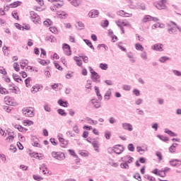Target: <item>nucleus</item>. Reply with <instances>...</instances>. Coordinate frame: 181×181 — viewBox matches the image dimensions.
I'll return each mask as SVG.
<instances>
[{
  "label": "nucleus",
  "instance_id": "f257e3e1",
  "mask_svg": "<svg viewBox=\"0 0 181 181\" xmlns=\"http://www.w3.org/2000/svg\"><path fill=\"white\" fill-rule=\"evenodd\" d=\"M124 146L121 144H117L113 146L112 148H109L108 151H112V152H115V153H117V155H121L124 151Z\"/></svg>",
  "mask_w": 181,
  "mask_h": 181
},
{
  "label": "nucleus",
  "instance_id": "f03ea898",
  "mask_svg": "<svg viewBox=\"0 0 181 181\" xmlns=\"http://www.w3.org/2000/svg\"><path fill=\"white\" fill-rule=\"evenodd\" d=\"M30 108L32 110H33V107H29L27 109H23V115H25V117H30V118L35 117V112L32 110H30Z\"/></svg>",
  "mask_w": 181,
  "mask_h": 181
},
{
  "label": "nucleus",
  "instance_id": "7ed1b4c3",
  "mask_svg": "<svg viewBox=\"0 0 181 181\" xmlns=\"http://www.w3.org/2000/svg\"><path fill=\"white\" fill-rule=\"evenodd\" d=\"M154 6H156L157 9H165L166 8V0H161L158 3H155Z\"/></svg>",
  "mask_w": 181,
  "mask_h": 181
},
{
  "label": "nucleus",
  "instance_id": "20e7f679",
  "mask_svg": "<svg viewBox=\"0 0 181 181\" xmlns=\"http://www.w3.org/2000/svg\"><path fill=\"white\" fill-rule=\"evenodd\" d=\"M30 19L33 22H40L41 21L40 17L35 11H30ZM35 19H37V21Z\"/></svg>",
  "mask_w": 181,
  "mask_h": 181
},
{
  "label": "nucleus",
  "instance_id": "39448f33",
  "mask_svg": "<svg viewBox=\"0 0 181 181\" xmlns=\"http://www.w3.org/2000/svg\"><path fill=\"white\" fill-rule=\"evenodd\" d=\"M169 163L170 166H173L174 168H179V166H181V160L173 159L170 160Z\"/></svg>",
  "mask_w": 181,
  "mask_h": 181
},
{
  "label": "nucleus",
  "instance_id": "423d86ee",
  "mask_svg": "<svg viewBox=\"0 0 181 181\" xmlns=\"http://www.w3.org/2000/svg\"><path fill=\"white\" fill-rule=\"evenodd\" d=\"M62 48L65 50V54L66 56H71V47L68 44L64 43L62 45Z\"/></svg>",
  "mask_w": 181,
  "mask_h": 181
},
{
  "label": "nucleus",
  "instance_id": "0eeeda50",
  "mask_svg": "<svg viewBox=\"0 0 181 181\" xmlns=\"http://www.w3.org/2000/svg\"><path fill=\"white\" fill-rule=\"evenodd\" d=\"M100 76L97 72H93L91 74V79L94 83H100L101 81L100 80Z\"/></svg>",
  "mask_w": 181,
  "mask_h": 181
},
{
  "label": "nucleus",
  "instance_id": "6e6552de",
  "mask_svg": "<svg viewBox=\"0 0 181 181\" xmlns=\"http://www.w3.org/2000/svg\"><path fill=\"white\" fill-rule=\"evenodd\" d=\"M122 127L123 129H125L126 131H129L130 132L134 129V128H132V124L129 123H122Z\"/></svg>",
  "mask_w": 181,
  "mask_h": 181
},
{
  "label": "nucleus",
  "instance_id": "1a4fd4ad",
  "mask_svg": "<svg viewBox=\"0 0 181 181\" xmlns=\"http://www.w3.org/2000/svg\"><path fill=\"white\" fill-rule=\"evenodd\" d=\"M91 104L93 105V107L96 109L101 108V103L98 101L97 99H91Z\"/></svg>",
  "mask_w": 181,
  "mask_h": 181
},
{
  "label": "nucleus",
  "instance_id": "9d476101",
  "mask_svg": "<svg viewBox=\"0 0 181 181\" xmlns=\"http://www.w3.org/2000/svg\"><path fill=\"white\" fill-rule=\"evenodd\" d=\"M162 46H163L162 44H155L151 47V49L153 50H156L157 52H163V49L162 48Z\"/></svg>",
  "mask_w": 181,
  "mask_h": 181
},
{
  "label": "nucleus",
  "instance_id": "9b49d317",
  "mask_svg": "<svg viewBox=\"0 0 181 181\" xmlns=\"http://www.w3.org/2000/svg\"><path fill=\"white\" fill-rule=\"evenodd\" d=\"M88 15L89 18H95V16L100 15V11H98V10H92Z\"/></svg>",
  "mask_w": 181,
  "mask_h": 181
},
{
  "label": "nucleus",
  "instance_id": "f8f14e48",
  "mask_svg": "<svg viewBox=\"0 0 181 181\" xmlns=\"http://www.w3.org/2000/svg\"><path fill=\"white\" fill-rule=\"evenodd\" d=\"M59 141L61 142L62 148H66L69 145V141L65 140L63 137H59Z\"/></svg>",
  "mask_w": 181,
  "mask_h": 181
},
{
  "label": "nucleus",
  "instance_id": "ddd939ff",
  "mask_svg": "<svg viewBox=\"0 0 181 181\" xmlns=\"http://www.w3.org/2000/svg\"><path fill=\"white\" fill-rule=\"evenodd\" d=\"M65 158H66V156L64 155V153L57 152V158H56L57 160H64V159Z\"/></svg>",
  "mask_w": 181,
  "mask_h": 181
},
{
  "label": "nucleus",
  "instance_id": "4468645a",
  "mask_svg": "<svg viewBox=\"0 0 181 181\" xmlns=\"http://www.w3.org/2000/svg\"><path fill=\"white\" fill-rule=\"evenodd\" d=\"M58 104L59 105H60L61 107H64L65 108H67V107H69V102L67 101H63V100L59 99L58 100Z\"/></svg>",
  "mask_w": 181,
  "mask_h": 181
},
{
  "label": "nucleus",
  "instance_id": "2eb2a0df",
  "mask_svg": "<svg viewBox=\"0 0 181 181\" xmlns=\"http://www.w3.org/2000/svg\"><path fill=\"white\" fill-rule=\"evenodd\" d=\"M157 28H160V29H165V24L163 23H157L156 24H154L152 25L151 29L154 30L156 29Z\"/></svg>",
  "mask_w": 181,
  "mask_h": 181
},
{
  "label": "nucleus",
  "instance_id": "dca6fc26",
  "mask_svg": "<svg viewBox=\"0 0 181 181\" xmlns=\"http://www.w3.org/2000/svg\"><path fill=\"white\" fill-rule=\"evenodd\" d=\"M30 155L31 158H35V159H39V160H42V154H40V156H39L38 153H30Z\"/></svg>",
  "mask_w": 181,
  "mask_h": 181
},
{
  "label": "nucleus",
  "instance_id": "f3484780",
  "mask_svg": "<svg viewBox=\"0 0 181 181\" xmlns=\"http://www.w3.org/2000/svg\"><path fill=\"white\" fill-rule=\"evenodd\" d=\"M13 80H15V81H16L17 83H20L21 84H22V83H23V80H22V79L21 78V77H19V75H17V74H13Z\"/></svg>",
  "mask_w": 181,
  "mask_h": 181
},
{
  "label": "nucleus",
  "instance_id": "a211bd4d",
  "mask_svg": "<svg viewBox=\"0 0 181 181\" xmlns=\"http://www.w3.org/2000/svg\"><path fill=\"white\" fill-rule=\"evenodd\" d=\"M95 91L99 101H101V100H103V96L101 95V93H100V89L98 88V86H95Z\"/></svg>",
  "mask_w": 181,
  "mask_h": 181
},
{
  "label": "nucleus",
  "instance_id": "6ab92c4d",
  "mask_svg": "<svg viewBox=\"0 0 181 181\" xmlns=\"http://www.w3.org/2000/svg\"><path fill=\"white\" fill-rule=\"evenodd\" d=\"M164 132L170 135V136H177V134L172 132V130H169L168 129H165Z\"/></svg>",
  "mask_w": 181,
  "mask_h": 181
},
{
  "label": "nucleus",
  "instance_id": "aec40b11",
  "mask_svg": "<svg viewBox=\"0 0 181 181\" xmlns=\"http://www.w3.org/2000/svg\"><path fill=\"white\" fill-rule=\"evenodd\" d=\"M136 7L138 8V9H141V11H145V9H146L145 4L141 2L136 3Z\"/></svg>",
  "mask_w": 181,
  "mask_h": 181
},
{
  "label": "nucleus",
  "instance_id": "412c9836",
  "mask_svg": "<svg viewBox=\"0 0 181 181\" xmlns=\"http://www.w3.org/2000/svg\"><path fill=\"white\" fill-rule=\"evenodd\" d=\"M21 1H17L9 5L10 8H17V6H21Z\"/></svg>",
  "mask_w": 181,
  "mask_h": 181
},
{
  "label": "nucleus",
  "instance_id": "4be33fe9",
  "mask_svg": "<svg viewBox=\"0 0 181 181\" xmlns=\"http://www.w3.org/2000/svg\"><path fill=\"white\" fill-rule=\"evenodd\" d=\"M157 138H159V139H160V141H163V142H168V141H169V137L160 134H158Z\"/></svg>",
  "mask_w": 181,
  "mask_h": 181
},
{
  "label": "nucleus",
  "instance_id": "5701e85b",
  "mask_svg": "<svg viewBox=\"0 0 181 181\" xmlns=\"http://www.w3.org/2000/svg\"><path fill=\"white\" fill-rule=\"evenodd\" d=\"M111 94H112L111 89H108L105 94V96H104L105 100H107V101H108V100H110V97H111Z\"/></svg>",
  "mask_w": 181,
  "mask_h": 181
},
{
  "label": "nucleus",
  "instance_id": "b1692460",
  "mask_svg": "<svg viewBox=\"0 0 181 181\" xmlns=\"http://www.w3.org/2000/svg\"><path fill=\"white\" fill-rule=\"evenodd\" d=\"M83 42H85L86 45L90 47V49H92V50H94V46L93 45V43H91V41L90 40H83Z\"/></svg>",
  "mask_w": 181,
  "mask_h": 181
},
{
  "label": "nucleus",
  "instance_id": "393cba45",
  "mask_svg": "<svg viewBox=\"0 0 181 181\" xmlns=\"http://www.w3.org/2000/svg\"><path fill=\"white\" fill-rule=\"evenodd\" d=\"M81 4V2L79 0H72L71 1V4L73 5V6H75L76 8H77V6H80Z\"/></svg>",
  "mask_w": 181,
  "mask_h": 181
},
{
  "label": "nucleus",
  "instance_id": "a878e982",
  "mask_svg": "<svg viewBox=\"0 0 181 181\" xmlns=\"http://www.w3.org/2000/svg\"><path fill=\"white\" fill-rule=\"evenodd\" d=\"M58 2H59V3L55 2L54 4V8H62V6H63V5H64L63 0L58 1Z\"/></svg>",
  "mask_w": 181,
  "mask_h": 181
},
{
  "label": "nucleus",
  "instance_id": "bb28decb",
  "mask_svg": "<svg viewBox=\"0 0 181 181\" xmlns=\"http://www.w3.org/2000/svg\"><path fill=\"white\" fill-rule=\"evenodd\" d=\"M45 26L49 28V26H52L53 25V21L52 20L47 18L46 21H44Z\"/></svg>",
  "mask_w": 181,
  "mask_h": 181
},
{
  "label": "nucleus",
  "instance_id": "cd10ccee",
  "mask_svg": "<svg viewBox=\"0 0 181 181\" xmlns=\"http://www.w3.org/2000/svg\"><path fill=\"white\" fill-rule=\"evenodd\" d=\"M151 21H152V16H146L142 19V23H146V22H151Z\"/></svg>",
  "mask_w": 181,
  "mask_h": 181
},
{
  "label": "nucleus",
  "instance_id": "c85d7f7f",
  "mask_svg": "<svg viewBox=\"0 0 181 181\" xmlns=\"http://www.w3.org/2000/svg\"><path fill=\"white\" fill-rule=\"evenodd\" d=\"M57 111L59 115H62V117H66L67 115V113L63 109H58Z\"/></svg>",
  "mask_w": 181,
  "mask_h": 181
},
{
  "label": "nucleus",
  "instance_id": "c756f323",
  "mask_svg": "<svg viewBox=\"0 0 181 181\" xmlns=\"http://www.w3.org/2000/svg\"><path fill=\"white\" fill-rule=\"evenodd\" d=\"M0 94H4V95H6V94H9V91L4 87H0Z\"/></svg>",
  "mask_w": 181,
  "mask_h": 181
},
{
  "label": "nucleus",
  "instance_id": "7c9ffc66",
  "mask_svg": "<svg viewBox=\"0 0 181 181\" xmlns=\"http://www.w3.org/2000/svg\"><path fill=\"white\" fill-rule=\"evenodd\" d=\"M135 47L136 50H140V52H144V47L142 46V45L139 43H136L135 45Z\"/></svg>",
  "mask_w": 181,
  "mask_h": 181
},
{
  "label": "nucleus",
  "instance_id": "2f4dec72",
  "mask_svg": "<svg viewBox=\"0 0 181 181\" xmlns=\"http://www.w3.org/2000/svg\"><path fill=\"white\" fill-rule=\"evenodd\" d=\"M91 144H92L95 151L98 152V148H100V146H98V142L93 141Z\"/></svg>",
  "mask_w": 181,
  "mask_h": 181
},
{
  "label": "nucleus",
  "instance_id": "473e14b6",
  "mask_svg": "<svg viewBox=\"0 0 181 181\" xmlns=\"http://www.w3.org/2000/svg\"><path fill=\"white\" fill-rule=\"evenodd\" d=\"M30 81H32V78L28 77L25 80V83L26 87L29 88L30 87Z\"/></svg>",
  "mask_w": 181,
  "mask_h": 181
},
{
  "label": "nucleus",
  "instance_id": "72a5a7b5",
  "mask_svg": "<svg viewBox=\"0 0 181 181\" xmlns=\"http://www.w3.org/2000/svg\"><path fill=\"white\" fill-rule=\"evenodd\" d=\"M99 67L101 69V70H107L108 64L101 63L100 64Z\"/></svg>",
  "mask_w": 181,
  "mask_h": 181
},
{
  "label": "nucleus",
  "instance_id": "f704fd0d",
  "mask_svg": "<svg viewBox=\"0 0 181 181\" xmlns=\"http://www.w3.org/2000/svg\"><path fill=\"white\" fill-rule=\"evenodd\" d=\"M167 60H170V58L168 57H161L159 59V62H160V63H165Z\"/></svg>",
  "mask_w": 181,
  "mask_h": 181
},
{
  "label": "nucleus",
  "instance_id": "c9c22d12",
  "mask_svg": "<svg viewBox=\"0 0 181 181\" xmlns=\"http://www.w3.org/2000/svg\"><path fill=\"white\" fill-rule=\"evenodd\" d=\"M120 168H122V169H129V165L125 161L120 164Z\"/></svg>",
  "mask_w": 181,
  "mask_h": 181
},
{
  "label": "nucleus",
  "instance_id": "e433bc0d",
  "mask_svg": "<svg viewBox=\"0 0 181 181\" xmlns=\"http://www.w3.org/2000/svg\"><path fill=\"white\" fill-rule=\"evenodd\" d=\"M49 30L52 33H54V35H57V33H59V30H57L56 27H50Z\"/></svg>",
  "mask_w": 181,
  "mask_h": 181
},
{
  "label": "nucleus",
  "instance_id": "4c0bfd02",
  "mask_svg": "<svg viewBox=\"0 0 181 181\" xmlns=\"http://www.w3.org/2000/svg\"><path fill=\"white\" fill-rule=\"evenodd\" d=\"M168 32L169 35H175V33H176V28H168Z\"/></svg>",
  "mask_w": 181,
  "mask_h": 181
},
{
  "label": "nucleus",
  "instance_id": "58836bf2",
  "mask_svg": "<svg viewBox=\"0 0 181 181\" xmlns=\"http://www.w3.org/2000/svg\"><path fill=\"white\" fill-rule=\"evenodd\" d=\"M77 25L78 26V30H81L84 29V23H83V22L78 21L77 23Z\"/></svg>",
  "mask_w": 181,
  "mask_h": 181
},
{
  "label": "nucleus",
  "instance_id": "ea45409f",
  "mask_svg": "<svg viewBox=\"0 0 181 181\" xmlns=\"http://www.w3.org/2000/svg\"><path fill=\"white\" fill-rule=\"evenodd\" d=\"M127 148L130 152H134L135 151V147L132 144H129L127 146Z\"/></svg>",
  "mask_w": 181,
  "mask_h": 181
},
{
  "label": "nucleus",
  "instance_id": "a19ab883",
  "mask_svg": "<svg viewBox=\"0 0 181 181\" xmlns=\"http://www.w3.org/2000/svg\"><path fill=\"white\" fill-rule=\"evenodd\" d=\"M46 40L48 42H54V36L53 35H48L45 38Z\"/></svg>",
  "mask_w": 181,
  "mask_h": 181
},
{
  "label": "nucleus",
  "instance_id": "79ce46f5",
  "mask_svg": "<svg viewBox=\"0 0 181 181\" xmlns=\"http://www.w3.org/2000/svg\"><path fill=\"white\" fill-rule=\"evenodd\" d=\"M133 177L139 181H142V178L141 177V175L139 173H136Z\"/></svg>",
  "mask_w": 181,
  "mask_h": 181
},
{
  "label": "nucleus",
  "instance_id": "37998d69",
  "mask_svg": "<svg viewBox=\"0 0 181 181\" xmlns=\"http://www.w3.org/2000/svg\"><path fill=\"white\" fill-rule=\"evenodd\" d=\"M69 152V154L71 156H74V158H78V156H77L76 154V152H74V150H71V149H69L68 150Z\"/></svg>",
  "mask_w": 181,
  "mask_h": 181
},
{
  "label": "nucleus",
  "instance_id": "c03bdc74",
  "mask_svg": "<svg viewBox=\"0 0 181 181\" xmlns=\"http://www.w3.org/2000/svg\"><path fill=\"white\" fill-rule=\"evenodd\" d=\"M4 100H5V103H6L7 105H11L12 101H11V98L6 96V97L4 98Z\"/></svg>",
  "mask_w": 181,
  "mask_h": 181
},
{
  "label": "nucleus",
  "instance_id": "a18cd8bd",
  "mask_svg": "<svg viewBox=\"0 0 181 181\" xmlns=\"http://www.w3.org/2000/svg\"><path fill=\"white\" fill-rule=\"evenodd\" d=\"M133 93L134 94V95H136V97H139V95H141V91H139V90L138 89H134Z\"/></svg>",
  "mask_w": 181,
  "mask_h": 181
},
{
  "label": "nucleus",
  "instance_id": "49530a36",
  "mask_svg": "<svg viewBox=\"0 0 181 181\" xmlns=\"http://www.w3.org/2000/svg\"><path fill=\"white\" fill-rule=\"evenodd\" d=\"M13 68L16 71H19V70H21V68H19V64H18V62H14Z\"/></svg>",
  "mask_w": 181,
  "mask_h": 181
},
{
  "label": "nucleus",
  "instance_id": "de8ad7c7",
  "mask_svg": "<svg viewBox=\"0 0 181 181\" xmlns=\"http://www.w3.org/2000/svg\"><path fill=\"white\" fill-rule=\"evenodd\" d=\"M117 15H119V16H124V15H128V13H126L124 11V10H122L120 11H117Z\"/></svg>",
  "mask_w": 181,
  "mask_h": 181
},
{
  "label": "nucleus",
  "instance_id": "09e8293b",
  "mask_svg": "<svg viewBox=\"0 0 181 181\" xmlns=\"http://www.w3.org/2000/svg\"><path fill=\"white\" fill-rule=\"evenodd\" d=\"M157 102H158V104H159V105H163V104H165V100L161 98H157Z\"/></svg>",
  "mask_w": 181,
  "mask_h": 181
},
{
  "label": "nucleus",
  "instance_id": "8fccbe9b",
  "mask_svg": "<svg viewBox=\"0 0 181 181\" xmlns=\"http://www.w3.org/2000/svg\"><path fill=\"white\" fill-rule=\"evenodd\" d=\"M44 110L45 111H46L47 112H50V111H52V108H50V107H49V105L45 104L44 105Z\"/></svg>",
  "mask_w": 181,
  "mask_h": 181
},
{
  "label": "nucleus",
  "instance_id": "3c124183",
  "mask_svg": "<svg viewBox=\"0 0 181 181\" xmlns=\"http://www.w3.org/2000/svg\"><path fill=\"white\" fill-rule=\"evenodd\" d=\"M34 180H37V181H40V180H43V177H42L41 176L39 175H33V176Z\"/></svg>",
  "mask_w": 181,
  "mask_h": 181
},
{
  "label": "nucleus",
  "instance_id": "603ef678",
  "mask_svg": "<svg viewBox=\"0 0 181 181\" xmlns=\"http://www.w3.org/2000/svg\"><path fill=\"white\" fill-rule=\"evenodd\" d=\"M0 74H3V76H6V70H5L4 66H0Z\"/></svg>",
  "mask_w": 181,
  "mask_h": 181
},
{
  "label": "nucleus",
  "instance_id": "864d4df0",
  "mask_svg": "<svg viewBox=\"0 0 181 181\" xmlns=\"http://www.w3.org/2000/svg\"><path fill=\"white\" fill-rule=\"evenodd\" d=\"M168 149L170 153H175V152H176V148H175V146H170Z\"/></svg>",
  "mask_w": 181,
  "mask_h": 181
},
{
  "label": "nucleus",
  "instance_id": "5fc2aeb1",
  "mask_svg": "<svg viewBox=\"0 0 181 181\" xmlns=\"http://www.w3.org/2000/svg\"><path fill=\"white\" fill-rule=\"evenodd\" d=\"M156 155L158 157L159 161H160V160H162V159H163L162 157V153H160V151H156Z\"/></svg>",
  "mask_w": 181,
  "mask_h": 181
},
{
  "label": "nucleus",
  "instance_id": "6e6d98bb",
  "mask_svg": "<svg viewBox=\"0 0 181 181\" xmlns=\"http://www.w3.org/2000/svg\"><path fill=\"white\" fill-rule=\"evenodd\" d=\"M160 172H162L161 170H159L158 168H155L153 171L152 173H154V175H156L157 176H159Z\"/></svg>",
  "mask_w": 181,
  "mask_h": 181
},
{
  "label": "nucleus",
  "instance_id": "4d7b16f0",
  "mask_svg": "<svg viewBox=\"0 0 181 181\" xmlns=\"http://www.w3.org/2000/svg\"><path fill=\"white\" fill-rule=\"evenodd\" d=\"M59 86H62V83H54V85H51V88L52 90H57Z\"/></svg>",
  "mask_w": 181,
  "mask_h": 181
},
{
  "label": "nucleus",
  "instance_id": "13d9d810",
  "mask_svg": "<svg viewBox=\"0 0 181 181\" xmlns=\"http://www.w3.org/2000/svg\"><path fill=\"white\" fill-rule=\"evenodd\" d=\"M105 137L106 139H110L111 138V132H106L105 133Z\"/></svg>",
  "mask_w": 181,
  "mask_h": 181
},
{
  "label": "nucleus",
  "instance_id": "bf43d9fd",
  "mask_svg": "<svg viewBox=\"0 0 181 181\" xmlns=\"http://www.w3.org/2000/svg\"><path fill=\"white\" fill-rule=\"evenodd\" d=\"M24 125L26 124V125H33V121L32 120H24L23 121Z\"/></svg>",
  "mask_w": 181,
  "mask_h": 181
},
{
  "label": "nucleus",
  "instance_id": "052dcab7",
  "mask_svg": "<svg viewBox=\"0 0 181 181\" xmlns=\"http://www.w3.org/2000/svg\"><path fill=\"white\" fill-rule=\"evenodd\" d=\"M40 170H42V172L43 173L44 175H46L47 173H49L48 170H47V168H40Z\"/></svg>",
  "mask_w": 181,
  "mask_h": 181
},
{
  "label": "nucleus",
  "instance_id": "680f3d73",
  "mask_svg": "<svg viewBox=\"0 0 181 181\" xmlns=\"http://www.w3.org/2000/svg\"><path fill=\"white\" fill-rule=\"evenodd\" d=\"M166 88H168V90H170V91H175V90H176L175 88V87L172 86L171 85L167 84L165 86Z\"/></svg>",
  "mask_w": 181,
  "mask_h": 181
},
{
  "label": "nucleus",
  "instance_id": "e2e57ef3",
  "mask_svg": "<svg viewBox=\"0 0 181 181\" xmlns=\"http://www.w3.org/2000/svg\"><path fill=\"white\" fill-rule=\"evenodd\" d=\"M109 122L110 124H115V122H117V119H115L114 117H111L109 118Z\"/></svg>",
  "mask_w": 181,
  "mask_h": 181
},
{
  "label": "nucleus",
  "instance_id": "0e129e2a",
  "mask_svg": "<svg viewBox=\"0 0 181 181\" xmlns=\"http://www.w3.org/2000/svg\"><path fill=\"white\" fill-rule=\"evenodd\" d=\"M123 90H124L125 91H130L131 90V86H129V85H124L123 86Z\"/></svg>",
  "mask_w": 181,
  "mask_h": 181
},
{
  "label": "nucleus",
  "instance_id": "69168bd1",
  "mask_svg": "<svg viewBox=\"0 0 181 181\" xmlns=\"http://www.w3.org/2000/svg\"><path fill=\"white\" fill-rule=\"evenodd\" d=\"M73 131L76 134H78L80 132V130H78V126H77V125L74 126Z\"/></svg>",
  "mask_w": 181,
  "mask_h": 181
},
{
  "label": "nucleus",
  "instance_id": "338daca9",
  "mask_svg": "<svg viewBox=\"0 0 181 181\" xmlns=\"http://www.w3.org/2000/svg\"><path fill=\"white\" fill-rule=\"evenodd\" d=\"M141 56L144 59V60H146L148 59V55L146 54V52H143Z\"/></svg>",
  "mask_w": 181,
  "mask_h": 181
},
{
  "label": "nucleus",
  "instance_id": "774afa93",
  "mask_svg": "<svg viewBox=\"0 0 181 181\" xmlns=\"http://www.w3.org/2000/svg\"><path fill=\"white\" fill-rule=\"evenodd\" d=\"M173 72L175 74V76H181V72L177 70H173Z\"/></svg>",
  "mask_w": 181,
  "mask_h": 181
}]
</instances>
